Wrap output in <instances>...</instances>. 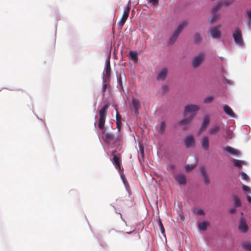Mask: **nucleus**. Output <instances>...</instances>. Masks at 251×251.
Instances as JSON below:
<instances>
[{
	"label": "nucleus",
	"mask_w": 251,
	"mask_h": 251,
	"mask_svg": "<svg viewBox=\"0 0 251 251\" xmlns=\"http://www.w3.org/2000/svg\"><path fill=\"white\" fill-rule=\"evenodd\" d=\"M185 145L187 148H190L195 144L194 138L193 136L190 135L186 137L184 141Z\"/></svg>",
	"instance_id": "9b49d317"
},
{
	"label": "nucleus",
	"mask_w": 251,
	"mask_h": 251,
	"mask_svg": "<svg viewBox=\"0 0 251 251\" xmlns=\"http://www.w3.org/2000/svg\"><path fill=\"white\" fill-rule=\"evenodd\" d=\"M176 180L180 185H184L186 183V179L185 175L179 174L175 177Z\"/></svg>",
	"instance_id": "4468645a"
},
{
	"label": "nucleus",
	"mask_w": 251,
	"mask_h": 251,
	"mask_svg": "<svg viewBox=\"0 0 251 251\" xmlns=\"http://www.w3.org/2000/svg\"><path fill=\"white\" fill-rule=\"evenodd\" d=\"M214 99V97L213 96H209L205 98L204 100V102L205 103H210Z\"/></svg>",
	"instance_id": "e433bc0d"
},
{
	"label": "nucleus",
	"mask_w": 251,
	"mask_h": 251,
	"mask_svg": "<svg viewBox=\"0 0 251 251\" xmlns=\"http://www.w3.org/2000/svg\"><path fill=\"white\" fill-rule=\"evenodd\" d=\"M225 151L229 152L230 154L234 155H238L239 154V152L238 150L230 147L227 146L224 149Z\"/></svg>",
	"instance_id": "dca6fc26"
},
{
	"label": "nucleus",
	"mask_w": 251,
	"mask_h": 251,
	"mask_svg": "<svg viewBox=\"0 0 251 251\" xmlns=\"http://www.w3.org/2000/svg\"><path fill=\"white\" fill-rule=\"evenodd\" d=\"M107 84L106 83H104L103 85L102 88V92H105L106 89H107Z\"/></svg>",
	"instance_id": "de8ad7c7"
},
{
	"label": "nucleus",
	"mask_w": 251,
	"mask_h": 251,
	"mask_svg": "<svg viewBox=\"0 0 251 251\" xmlns=\"http://www.w3.org/2000/svg\"><path fill=\"white\" fill-rule=\"evenodd\" d=\"M209 123V118L208 116H206L204 118L202 124L200 129L201 131H203L207 127Z\"/></svg>",
	"instance_id": "5701e85b"
},
{
	"label": "nucleus",
	"mask_w": 251,
	"mask_h": 251,
	"mask_svg": "<svg viewBox=\"0 0 251 251\" xmlns=\"http://www.w3.org/2000/svg\"><path fill=\"white\" fill-rule=\"evenodd\" d=\"M234 204L236 207H240L241 205V201L237 196L234 197Z\"/></svg>",
	"instance_id": "2f4dec72"
},
{
	"label": "nucleus",
	"mask_w": 251,
	"mask_h": 251,
	"mask_svg": "<svg viewBox=\"0 0 251 251\" xmlns=\"http://www.w3.org/2000/svg\"><path fill=\"white\" fill-rule=\"evenodd\" d=\"M195 42L198 43L201 40V37L199 33H196L194 36Z\"/></svg>",
	"instance_id": "72a5a7b5"
},
{
	"label": "nucleus",
	"mask_w": 251,
	"mask_h": 251,
	"mask_svg": "<svg viewBox=\"0 0 251 251\" xmlns=\"http://www.w3.org/2000/svg\"><path fill=\"white\" fill-rule=\"evenodd\" d=\"M111 67L110 64V60L106 62V67L105 68V76L107 78H109L111 74Z\"/></svg>",
	"instance_id": "a211bd4d"
},
{
	"label": "nucleus",
	"mask_w": 251,
	"mask_h": 251,
	"mask_svg": "<svg viewBox=\"0 0 251 251\" xmlns=\"http://www.w3.org/2000/svg\"><path fill=\"white\" fill-rule=\"evenodd\" d=\"M219 18V16L218 14H216V13H212V16L210 19L209 20V21L210 23H214L216 21H217Z\"/></svg>",
	"instance_id": "bb28decb"
},
{
	"label": "nucleus",
	"mask_w": 251,
	"mask_h": 251,
	"mask_svg": "<svg viewBox=\"0 0 251 251\" xmlns=\"http://www.w3.org/2000/svg\"><path fill=\"white\" fill-rule=\"evenodd\" d=\"M102 139L109 145H113L118 147L122 146L123 144V138L121 134H118L116 136L110 132H106L105 131H102Z\"/></svg>",
	"instance_id": "f03ea898"
},
{
	"label": "nucleus",
	"mask_w": 251,
	"mask_h": 251,
	"mask_svg": "<svg viewBox=\"0 0 251 251\" xmlns=\"http://www.w3.org/2000/svg\"><path fill=\"white\" fill-rule=\"evenodd\" d=\"M242 188H243V190L244 191H245L246 192H250V188L248 186L244 185L243 186Z\"/></svg>",
	"instance_id": "79ce46f5"
},
{
	"label": "nucleus",
	"mask_w": 251,
	"mask_h": 251,
	"mask_svg": "<svg viewBox=\"0 0 251 251\" xmlns=\"http://www.w3.org/2000/svg\"><path fill=\"white\" fill-rule=\"evenodd\" d=\"M205 58V54L204 53H200L198 55L195 56L192 61V66L194 68H197L199 67L202 62L204 61Z\"/></svg>",
	"instance_id": "39448f33"
},
{
	"label": "nucleus",
	"mask_w": 251,
	"mask_h": 251,
	"mask_svg": "<svg viewBox=\"0 0 251 251\" xmlns=\"http://www.w3.org/2000/svg\"><path fill=\"white\" fill-rule=\"evenodd\" d=\"M224 111L231 117H234V113L232 109L227 105H225L223 107Z\"/></svg>",
	"instance_id": "412c9836"
},
{
	"label": "nucleus",
	"mask_w": 251,
	"mask_h": 251,
	"mask_svg": "<svg viewBox=\"0 0 251 251\" xmlns=\"http://www.w3.org/2000/svg\"><path fill=\"white\" fill-rule=\"evenodd\" d=\"M233 38L236 44L241 47L244 45V40L242 37V31L239 27H236L233 33Z\"/></svg>",
	"instance_id": "20e7f679"
},
{
	"label": "nucleus",
	"mask_w": 251,
	"mask_h": 251,
	"mask_svg": "<svg viewBox=\"0 0 251 251\" xmlns=\"http://www.w3.org/2000/svg\"><path fill=\"white\" fill-rule=\"evenodd\" d=\"M247 14L249 20V22L251 24V10L247 11Z\"/></svg>",
	"instance_id": "c03bdc74"
},
{
	"label": "nucleus",
	"mask_w": 251,
	"mask_h": 251,
	"mask_svg": "<svg viewBox=\"0 0 251 251\" xmlns=\"http://www.w3.org/2000/svg\"><path fill=\"white\" fill-rule=\"evenodd\" d=\"M162 89L163 90L164 92H166L168 90V87L167 85H163Z\"/></svg>",
	"instance_id": "09e8293b"
},
{
	"label": "nucleus",
	"mask_w": 251,
	"mask_h": 251,
	"mask_svg": "<svg viewBox=\"0 0 251 251\" xmlns=\"http://www.w3.org/2000/svg\"><path fill=\"white\" fill-rule=\"evenodd\" d=\"M232 134L233 133H232V131H226L227 136H226V138H227L229 139H231L232 138Z\"/></svg>",
	"instance_id": "a19ab883"
},
{
	"label": "nucleus",
	"mask_w": 251,
	"mask_h": 251,
	"mask_svg": "<svg viewBox=\"0 0 251 251\" xmlns=\"http://www.w3.org/2000/svg\"><path fill=\"white\" fill-rule=\"evenodd\" d=\"M124 78L125 81H126V78L125 75L124 73L121 72L119 74V75L118 77V82L119 83V85L120 86V87L123 90V83H122V79Z\"/></svg>",
	"instance_id": "f3484780"
},
{
	"label": "nucleus",
	"mask_w": 251,
	"mask_h": 251,
	"mask_svg": "<svg viewBox=\"0 0 251 251\" xmlns=\"http://www.w3.org/2000/svg\"><path fill=\"white\" fill-rule=\"evenodd\" d=\"M108 104H105L103 106L99 111V114L100 117H105L106 118V110L108 108Z\"/></svg>",
	"instance_id": "4be33fe9"
},
{
	"label": "nucleus",
	"mask_w": 251,
	"mask_h": 251,
	"mask_svg": "<svg viewBox=\"0 0 251 251\" xmlns=\"http://www.w3.org/2000/svg\"><path fill=\"white\" fill-rule=\"evenodd\" d=\"M159 226H160L161 232L162 233H164L165 232V229L163 227V225L160 220L159 221Z\"/></svg>",
	"instance_id": "ea45409f"
},
{
	"label": "nucleus",
	"mask_w": 251,
	"mask_h": 251,
	"mask_svg": "<svg viewBox=\"0 0 251 251\" xmlns=\"http://www.w3.org/2000/svg\"><path fill=\"white\" fill-rule=\"evenodd\" d=\"M199 106L195 104H189L185 106L183 115L184 119L179 122L180 125L190 124L196 115V112L199 110Z\"/></svg>",
	"instance_id": "f257e3e1"
},
{
	"label": "nucleus",
	"mask_w": 251,
	"mask_h": 251,
	"mask_svg": "<svg viewBox=\"0 0 251 251\" xmlns=\"http://www.w3.org/2000/svg\"><path fill=\"white\" fill-rule=\"evenodd\" d=\"M236 210L235 208H231L230 210V213H231V214H233V213H234L235 212H236Z\"/></svg>",
	"instance_id": "8fccbe9b"
},
{
	"label": "nucleus",
	"mask_w": 251,
	"mask_h": 251,
	"mask_svg": "<svg viewBox=\"0 0 251 251\" xmlns=\"http://www.w3.org/2000/svg\"><path fill=\"white\" fill-rule=\"evenodd\" d=\"M239 229L243 233L247 232L249 229L248 226L243 218H241L240 219V224L239 225Z\"/></svg>",
	"instance_id": "f8f14e48"
},
{
	"label": "nucleus",
	"mask_w": 251,
	"mask_h": 251,
	"mask_svg": "<svg viewBox=\"0 0 251 251\" xmlns=\"http://www.w3.org/2000/svg\"><path fill=\"white\" fill-rule=\"evenodd\" d=\"M130 9V6L129 4L127 5V6L126 8H124L122 17L120 19V21L119 22V25L121 27H122L124 25L129 16Z\"/></svg>",
	"instance_id": "423d86ee"
},
{
	"label": "nucleus",
	"mask_w": 251,
	"mask_h": 251,
	"mask_svg": "<svg viewBox=\"0 0 251 251\" xmlns=\"http://www.w3.org/2000/svg\"><path fill=\"white\" fill-rule=\"evenodd\" d=\"M241 176L242 177V178L245 180H248V179H249V176H248V175L244 172H241Z\"/></svg>",
	"instance_id": "58836bf2"
},
{
	"label": "nucleus",
	"mask_w": 251,
	"mask_h": 251,
	"mask_svg": "<svg viewBox=\"0 0 251 251\" xmlns=\"http://www.w3.org/2000/svg\"><path fill=\"white\" fill-rule=\"evenodd\" d=\"M166 127V124L165 122H162L160 124L159 132L160 134H163L164 132Z\"/></svg>",
	"instance_id": "c756f323"
},
{
	"label": "nucleus",
	"mask_w": 251,
	"mask_h": 251,
	"mask_svg": "<svg viewBox=\"0 0 251 251\" xmlns=\"http://www.w3.org/2000/svg\"><path fill=\"white\" fill-rule=\"evenodd\" d=\"M149 1L152 3V5H155L158 4V0H149Z\"/></svg>",
	"instance_id": "37998d69"
},
{
	"label": "nucleus",
	"mask_w": 251,
	"mask_h": 251,
	"mask_svg": "<svg viewBox=\"0 0 251 251\" xmlns=\"http://www.w3.org/2000/svg\"><path fill=\"white\" fill-rule=\"evenodd\" d=\"M247 200H248V201L250 203H251V196H248L247 197Z\"/></svg>",
	"instance_id": "3c124183"
},
{
	"label": "nucleus",
	"mask_w": 251,
	"mask_h": 251,
	"mask_svg": "<svg viewBox=\"0 0 251 251\" xmlns=\"http://www.w3.org/2000/svg\"><path fill=\"white\" fill-rule=\"evenodd\" d=\"M117 128L118 129V134H120V131L122 125V122L117 121L116 122Z\"/></svg>",
	"instance_id": "4c0bfd02"
},
{
	"label": "nucleus",
	"mask_w": 251,
	"mask_h": 251,
	"mask_svg": "<svg viewBox=\"0 0 251 251\" xmlns=\"http://www.w3.org/2000/svg\"><path fill=\"white\" fill-rule=\"evenodd\" d=\"M194 212L198 215L201 216L204 214V212L203 210L199 208H196L194 209Z\"/></svg>",
	"instance_id": "f704fd0d"
},
{
	"label": "nucleus",
	"mask_w": 251,
	"mask_h": 251,
	"mask_svg": "<svg viewBox=\"0 0 251 251\" xmlns=\"http://www.w3.org/2000/svg\"><path fill=\"white\" fill-rule=\"evenodd\" d=\"M233 164L235 167L240 168L242 166V161L241 160L234 159L233 160Z\"/></svg>",
	"instance_id": "473e14b6"
},
{
	"label": "nucleus",
	"mask_w": 251,
	"mask_h": 251,
	"mask_svg": "<svg viewBox=\"0 0 251 251\" xmlns=\"http://www.w3.org/2000/svg\"><path fill=\"white\" fill-rule=\"evenodd\" d=\"M129 54L132 59L134 60L136 62L137 61L138 57H137V52L133 51H130Z\"/></svg>",
	"instance_id": "c85d7f7f"
},
{
	"label": "nucleus",
	"mask_w": 251,
	"mask_h": 251,
	"mask_svg": "<svg viewBox=\"0 0 251 251\" xmlns=\"http://www.w3.org/2000/svg\"><path fill=\"white\" fill-rule=\"evenodd\" d=\"M234 1V0H225V1H221L223 3V6H228L232 4Z\"/></svg>",
	"instance_id": "c9c22d12"
},
{
	"label": "nucleus",
	"mask_w": 251,
	"mask_h": 251,
	"mask_svg": "<svg viewBox=\"0 0 251 251\" xmlns=\"http://www.w3.org/2000/svg\"><path fill=\"white\" fill-rule=\"evenodd\" d=\"M105 121V117H100L99 119L98 127L102 131L104 130V124Z\"/></svg>",
	"instance_id": "6ab92c4d"
},
{
	"label": "nucleus",
	"mask_w": 251,
	"mask_h": 251,
	"mask_svg": "<svg viewBox=\"0 0 251 251\" xmlns=\"http://www.w3.org/2000/svg\"><path fill=\"white\" fill-rule=\"evenodd\" d=\"M120 153H117V150H113L111 151V155L113 156H114V155H118Z\"/></svg>",
	"instance_id": "49530a36"
},
{
	"label": "nucleus",
	"mask_w": 251,
	"mask_h": 251,
	"mask_svg": "<svg viewBox=\"0 0 251 251\" xmlns=\"http://www.w3.org/2000/svg\"><path fill=\"white\" fill-rule=\"evenodd\" d=\"M201 145L202 148L205 151L209 149V139L208 137L205 136L203 137L201 140Z\"/></svg>",
	"instance_id": "2eb2a0df"
},
{
	"label": "nucleus",
	"mask_w": 251,
	"mask_h": 251,
	"mask_svg": "<svg viewBox=\"0 0 251 251\" xmlns=\"http://www.w3.org/2000/svg\"><path fill=\"white\" fill-rule=\"evenodd\" d=\"M209 225V223L206 221L199 222L198 223L199 228L202 231H204L207 229V226Z\"/></svg>",
	"instance_id": "aec40b11"
},
{
	"label": "nucleus",
	"mask_w": 251,
	"mask_h": 251,
	"mask_svg": "<svg viewBox=\"0 0 251 251\" xmlns=\"http://www.w3.org/2000/svg\"><path fill=\"white\" fill-rule=\"evenodd\" d=\"M139 151L140 153L138 154V158L139 160L140 161V158L142 157V158H143L144 157V147L141 144H139Z\"/></svg>",
	"instance_id": "a878e982"
},
{
	"label": "nucleus",
	"mask_w": 251,
	"mask_h": 251,
	"mask_svg": "<svg viewBox=\"0 0 251 251\" xmlns=\"http://www.w3.org/2000/svg\"><path fill=\"white\" fill-rule=\"evenodd\" d=\"M140 108V104L139 100L136 98H133L130 104V110L133 111L135 114H137Z\"/></svg>",
	"instance_id": "0eeeda50"
},
{
	"label": "nucleus",
	"mask_w": 251,
	"mask_h": 251,
	"mask_svg": "<svg viewBox=\"0 0 251 251\" xmlns=\"http://www.w3.org/2000/svg\"><path fill=\"white\" fill-rule=\"evenodd\" d=\"M121 120H122V117L121 116V115L118 113V112H117L116 113V122L117 121H119V122H121Z\"/></svg>",
	"instance_id": "a18cd8bd"
},
{
	"label": "nucleus",
	"mask_w": 251,
	"mask_h": 251,
	"mask_svg": "<svg viewBox=\"0 0 251 251\" xmlns=\"http://www.w3.org/2000/svg\"><path fill=\"white\" fill-rule=\"evenodd\" d=\"M223 6V3L222 2H218L217 4L212 8V13H216Z\"/></svg>",
	"instance_id": "393cba45"
},
{
	"label": "nucleus",
	"mask_w": 251,
	"mask_h": 251,
	"mask_svg": "<svg viewBox=\"0 0 251 251\" xmlns=\"http://www.w3.org/2000/svg\"><path fill=\"white\" fill-rule=\"evenodd\" d=\"M122 154L119 153L118 155H115L113 156L112 162L114 165L115 167L118 170H121V161H122Z\"/></svg>",
	"instance_id": "6e6552de"
},
{
	"label": "nucleus",
	"mask_w": 251,
	"mask_h": 251,
	"mask_svg": "<svg viewBox=\"0 0 251 251\" xmlns=\"http://www.w3.org/2000/svg\"><path fill=\"white\" fill-rule=\"evenodd\" d=\"M200 172L203 177L204 181L205 184H208L210 183V179L209 178V176L206 173L205 168L203 167H201L200 169Z\"/></svg>",
	"instance_id": "ddd939ff"
},
{
	"label": "nucleus",
	"mask_w": 251,
	"mask_h": 251,
	"mask_svg": "<svg viewBox=\"0 0 251 251\" xmlns=\"http://www.w3.org/2000/svg\"><path fill=\"white\" fill-rule=\"evenodd\" d=\"M219 130L220 127L218 126H215L210 129L209 133L210 134L213 135L217 133Z\"/></svg>",
	"instance_id": "7c9ffc66"
},
{
	"label": "nucleus",
	"mask_w": 251,
	"mask_h": 251,
	"mask_svg": "<svg viewBox=\"0 0 251 251\" xmlns=\"http://www.w3.org/2000/svg\"><path fill=\"white\" fill-rule=\"evenodd\" d=\"M193 158L195 160V163L194 164H187L185 166V169L187 172H189L193 170L197 166V160L195 157H194Z\"/></svg>",
	"instance_id": "b1692460"
},
{
	"label": "nucleus",
	"mask_w": 251,
	"mask_h": 251,
	"mask_svg": "<svg viewBox=\"0 0 251 251\" xmlns=\"http://www.w3.org/2000/svg\"><path fill=\"white\" fill-rule=\"evenodd\" d=\"M243 247L247 251H251V242H244L242 244Z\"/></svg>",
	"instance_id": "cd10ccee"
},
{
	"label": "nucleus",
	"mask_w": 251,
	"mask_h": 251,
	"mask_svg": "<svg viewBox=\"0 0 251 251\" xmlns=\"http://www.w3.org/2000/svg\"><path fill=\"white\" fill-rule=\"evenodd\" d=\"M187 25L188 22L187 21H183L179 24L177 29L170 37L168 42L169 44H173L176 42L180 32Z\"/></svg>",
	"instance_id": "7ed1b4c3"
},
{
	"label": "nucleus",
	"mask_w": 251,
	"mask_h": 251,
	"mask_svg": "<svg viewBox=\"0 0 251 251\" xmlns=\"http://www.w3.org/2000/svg\"><path fill=\"white\" fill-rule=\"evenodd\" d=\"M168 74V69L166 68L162 69L158 73L156 79L158 81H164Z\"/></svg>",
	"instance_id": "9d476101"
},
{
	"label": "nucleus",
	"mask_w": 251,
	"mask_h": 251,
	"mask_svg": "<svg viewBox=\"0 0 251 251\" xmlns=\"http://www.w3.org/2000/svg\"><path fill=\"white\" fill-rule=\"evenodd\" d=\"M221 25L213 27L209 29L211 36L214 38H219L221 36V32L219 30Z\"/></svg>",
	"instance_id": "1a4fd4ad"
}]
</instances>
